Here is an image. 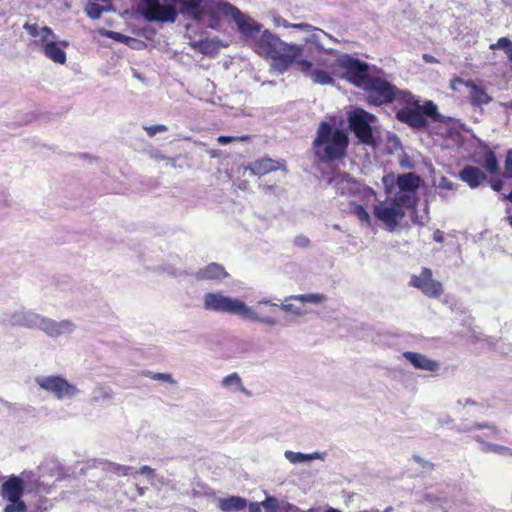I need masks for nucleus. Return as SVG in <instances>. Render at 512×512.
<instances>
[{
	"instance_id": "20",
	"label": "nucleus",
	"mask_w": 512,
	"mask_h": 512,
	"mask_svg": "<svg viewBox=\"0 0 512 512\" xmlns=\"http://www.w3.org/2000/svg\"><path fill=\"white\" fill-rule=\"evenodd\" d=\"M56 39L57 38H53L42 47L43 53L54 63L64 64L66 62L65 48L68 46V43L65 41H57Z\"/></svg>"
},
{
	"instance_id": "31",
	"label": "nucleus",
	"mask_w": 512,
	"mask_h": 512,
	"mask_svg": "<svg viewBox=\"0 0 512 512\" xmlns=\"http://www.w3.org/2000/svg\"><path fill=\"white\" fill-rule=\"evenodd\" d=\"M221 386L232 393L248 394L247 389L243 385L242 379L237 373L225 376L221 380Z\"/></svg>"
},
{
	"instance_id": "52",
	"label": "nucleus",
	"mask_w": 512,
	"mask_h": 512,
	"mask_svg": "<svg viewBox=\"0 0 512 512\" xmlns=\"http://www.w3.org/2000/svg\"><path fill=\"white\" fill-rule=\"evenodd\" d=\"M433 239L436 241V242H443L444 241V234L442 231L440 230H436L434 233H433Z\"/></svg>"
},
{
	"instance_id": "12",
	"label": "nucleus",
	"mask_w": 512,
	"mask_h": 512,
	"mask_svg": "<svg viewBox=\"0 0 512 512\" xmlns=\"http://www.w3.org/2000/svg\"><path fill=\"white\" fill-rule=\"evenodd\" d=\"M330 184L341 195H359L367 204L373 203L376 200V194L373 189L362 186L346 174L336 173L331 178Z\"/></svg>"
},
{
	"instance_id": "48",
	"label": "nucleus",
	"mask_w": 512,
	"mask_h": 512,
	"mask_svg": "<svg viewBox=\"0 0 512 512\" xmlns=\"http://www.w3.org/2000/svg\"><path fill=\"white\" fill-rule=\"evenodd\" d=\"M505 173L512 177V151L508 152L506 162H505Z\"/></svg>"
},
{
	"instance_id": "34",
	"label": "nucleus",
	"mask_w": 512,
	"mask_h": 512,
	"mask_svg": "<svg viewBox=\"0 0 512 512\" xmlns=\"http://www.w3.org/2000/svg\"><path fill=\"white\" fill-rule=\"evenodd\" d=\"M298 302L305 307L306 304L320 305L324 303L327 297L322 293H307L297 295Z\"/></svg>"
},
{
	"instance_id": "36",
	"label": "nucleus",
	"mask_w": 512,
	"mask_h": 512,
	"mask_svg": "<svg viewBox=\"0 0 512 512\" xmlns=\"http://www.w3.org/2000/svg\"><path fill=\"white\" fill-rule=\"evenodd\" d=\"M111 398V391L109 388L104 386H97L92 392V400L99 402Z\"/></svg>"
},
{
	"instance_id": "37",
	"label": "nucleus",
	"mask_w": 512,
	"mask_h": 512,
	"mask_svg": "<svg viewBox=\"0 0 512 512\" xmlns=\"http://www.w3.org/2000/svg\"><path fill=\"white\" fill-rule=\"evenodd\" d=\"M352 212L354 215L357 216L359 221L365 223L367 226L371 225V216L363 206L354 205L352 208Z\"/></svg>"
},
{
	"instance_id": "4",
	"label": "nucleus",
	"mask_w": 512,
	"mask_h": 512,
	"mask_svg": "<svg viewBox=\"0 0 512 512\" xmlns=\"http://www.w3.org/2000/svg\"><path fill=\"white\" fill-rule=\"evenodd\" d=\"M348 146L347 134L331 126L327 122H321L316 137L313 141L315 155L321 161H330L342 158Z\"/></svg>"
},
{
	"instance_id": "33",
	"label": "nucleus",
	"mask_w": 512,
	"mask_h": 512,
	"mask_svg": "<svg viewBox=\"0 0 512 512\" xmlns=\"http://www.w3.org/2000/svg\"><path fill=\"white\" fill-rule=\"evenodd\" d=\"M475 430H482L483 433L479 434L482 439L484 438H497L500 435V431L493 425L489 424H475L470 428H465L463 431L473 432Z\"/></svg>"
},
{
	"instance_id": "5",
	"label": "nucleus",
	"mask_w": 512,
	"mask_h": 512,
	"mask_svg": "<svg viewBox=\"0 0 512 512\" xmlns=\"http://www.w3.org/2000/svg\"><path fill=\"white\" fill-rule=\"evenodd\" d=\"M203 309L208 312L238 316L241 319H259L250 306L237 297H231L222 292H208L203 295Z\"/></svg>"
},
{
	"instance_id": "45",
	"label": "nucleus",
	"mask_w": 512,
	"mask_h": 512,
	"mask_svg": "<svg viewBox=\"0 0 512 512\" xmlns=\"http://www.w3.org/2000/svg\"><path fill=\"white\" fill-rule=\"evenodd\" d=\"M154 380L158 381H164L168 383H175V381L172 378V375L169 373H156L152 376Z\"/></svg>"
},
{
	"instance_id": "58",
	"label": "nucleus",
	"mask_w": 512,
	"mask_h": 512,
	"mask_svg": "<svg viewBox=\"0 0 512 512\" xmlns=\"http://www.w3.org/2000/svg\"><path fill=\"white\" fill-rule=\"evenodd\" d=\"M155 159H156V160H164V159H166V157H165V156H163V155H160V154H156V155H155Z\"/></svg>"
},
{
	"instance_id": "46",
	"label": "nucleus",
	"mask_w": 512,
	"mask_h": 512,
	"mask_svg": "<svg viewBox=\"0 0 512 512\" xmlns=\"http://www.w3.org/2000/svg\"><path fill=\"white\" fill-rule=\"evenodd\" d=\"M467 81H464L462 78L460 77H454L453 79H451L450 81V84H449V87L453 90V91H458L459 90V86L461 85H464L465 86V83Z\"/></svg>"
},
{
	"instance_id": "1",
	"label": "nucleus",
	"mask_w": 512,
	"mask_h": 512,
	"mask_svg": "<svg viewBox=\"0 0 512 512\" xmlns=\"http://www.w3.org/2000/svg\"><path fill=\"white\" fill-rule=\"evenodd\" d=\"M420 182L419 176L412 172L397 178L393 174L383 176L386 198L373 204V213L384 224L386 230L395 231L407 211L416 207Z\"/></svg>"
},
{
	"instance_id": "13",
	"label": "nucleus",
	"mask_w": 512,
	"mask_h": 512,
	"mask_svg": "<svg viewBox=\"0 0 512 512\" xmlns=\"http://www.w3.org/2000/svg\"><path fill=\"white\" fill-rule=\"evenodd\" d=\"M36 383L46 392L53 394L58 400H72L80 390L61 376H39Z\"/></svg>"
},
{
	"instance_id": "44",
	"label": "nucleus",
	"mask_w": 512,
	"mask_h": 512,
	"mask_svg": "<svg viewBox=\"0 0 512 512\" xmlns=\"http://www.w3.org/2000/svg\"><path fill=\"white\" fill-rule=\"evenodd\" d=\"M423 115L427 114L431 117H434L437 112V107L432 102H426L423 106L420 107Z\"/></svg>"
},
{
	"instance_id": "43",
	"label": "nucleus",
	"mask_w": 512,
	"mask_h": 512,
	"mask_svg": "<svg viewBox=\"0 0 512 512\" xmlns=\"http://www.w3.org/2000/svg\"><path fill=\"white\" fill-rule=\"evenodd\" d=\"M113 471L118 475H122V476L132 475L133 476L134 469L129 466L113 465Z\"/></svg>"
},
{
	"instance_id": "60",
	"label": "nucleus",
	"mask_w": 512,
	"mask_h": 512,
	"mask_svg": "<svg viewBox=\"0 0 512 512\" xmlns=\"http://www.w3.org/2000/svg\"><path fill=\"white\" fill-rule=\"evenodd\" d=\"M392 507H387L383 512H392Z\"/></svg>"
},
{
	"instance_id": "28",
	"label": "nucleus",
	"mask_w": 512,
	"mask_h": 512,
	"mask_svg": "<svg viewBox=\"0 0 512 512\" xmlns=\"http://www.w3.org/2000/svg\"><path fill=\"white\" fill-rule=\"evenodd\" d=\"M325 453L321 452H313L310 454H305L301 452H294L290 450H286L284 452L285 458L291 463V464H308L313 460H324Z\"/></svg>"
},
{
	"instance_id": "39",
	"label": "nucleus",
	"mask_w": 512,
	"mask_h": 512,
	"mask_svg": "<svg viewBox=\"0 0 512 512\" xmlns=\"http://www.w3.org/2000/svg\"><path fill=\"white\" fill-rule=\"evenodd\" d=\"M143 129L149 137H154L157 133L166 132L168 130V127L163 124H157L151 126H143Z\"/></svg>"
},
{
	"instance_id": "54",
	"label": "nucleus",
	"mask_w": 512,
	"mask_h": 512,
	"mask_svg": "<svg viewBox=\"0 0 512 512\" xmlns=\"http://www.w3.org/2000/svg\"><path fill=\"white\" fill-rule=\"evenodd\" d=\"M126 44H127V45H129V46H131V47H133V48H136V47H138V46L142 45L143 43L137 40V42H136V43H135V42H128V43H126Z\"/></svg>"
},
{
	"instance_id": "6",
	"label": "nucleus",
	"mask_w": 512,
	"mask_h": 512,
	"mask_svg": "<svg viewBox=\"0 0 512 512\" xmlns=\"http://www.w3.org/2000/svg\"><path fill=\"white\" fill-rule=\"evenodd\" d=\"M375 67L351 55L342 54L335 61L333 73L358 88L366 86L367 80L373 74Z\"/></svg>"
},
{
	"instance_id": "53",
	"label": "nucleus",
	"mask_w": 512,
	"mask_h": 512,
	"mask_svg": "<svg viewBox=\"0 0 512 512\" xmlns=\"http://www.w3.org/2000/svg\"><path fill=\"white\" fill-rule=\"evenodd\" d=\"M423 60L426 62V63H436L437 60L430 54H424L423 55Z\"/></svg>"
},
{
	"instance_id": "7",
	"label": "nucleus",
	"mask_w": 512,
	"mask_h": 512,
	"mask_svg": "<svg viewBox=\"0 0 512 512\" xmlns=\"http://www.w3.org/2000/svg\"><path fill=\"white\" fill-rule=\"evenodd\" d=\"M229 16L235 22L241 34L251 43L261 30V25L254 21L250 16L242 13L237 7L228 3L222 2L217 18L222 25V17Z\"/></svg>"
},
{
	"instance_id": "3",
	"label": "nucleus",
	"mask_w": 512,
	"mask_h": 512,
	"mask_svg": "<svg viewBox=\"0 0 512 512\" xmlns=\"http://www.w3.org/2000/svg\"><path fill=\"white\" fill-rule=\"evenodd\" d=\"M9 322L15 326L39 329L50 338L68 336L76 330V324L70 319L55 320L50 317L26 310L12 313Z\"/></svg>"
},
{
	"instance_id": "50",
	"label": "nucleus",
	"mask_w": 512,
	"mask_h": 512,
	"mask_svg": "<svg viewBox=\"0 0 512 512\" xmlns=\"http://www.w3.org/2000/svg\"><path fill=\"white\" fill-rule=\"evenodd\" d=\"M236 138H233V137H229V136H219L217 138V141L219 144L221 145H225V144H228L230 142H232L233 140H235Z\"/></svg>"
},
{
	"instance_id": "56",
	"label": "nucleus",
	"mask_w": 512,
	"mask_h": 512,
	"mask_svg": "<svg viewBox=\"0 0 512 512\" xmlns=\"http://www.w3.org/2000/svg\"><path fill=\"white\" fill-rule=\"evenodd\" d=\"M136 489H137V492H138V494L140 496L144 495V493H145V489L144 488L137 486Z\"/></svg>"
},
{
	"instance_id": "41",
	"label": "nucleus",
	"mask_w": 512,
	"mask_h": 512,
	"mask_svg": "<svg viewBox=\"0 0 512 512\" xmlns=\"http://www.w3.org/2000/svg\"><path fill=\"white\" fill-rule=\"evenodd\" d=\"M281 512H320V510L318 508H310L305 511L287 501H284Z\"/></svg>"
},
{
	"instance_id": "24",
	"label": "nucleus",
	"mask_w": 512,
	"mask_h": 512,
	"mask_svg": "<svg viewBox=\"0 0 512 512\" xmlns=\"http://www.w3.org/2000/svg\"><path fill=\"white\" fill-rule=\"evenodd\" d=\"M284 500L274 496H267L261 502H251L248 505L249 512H281Z\"/></svg>"
},
{
	"instance_id": "30",
	"label": "nucleus",
	"mask_w": 512,
	"mask_h": 512,
	"mask_svg": "<svg viewBox=\"0 0 512 512\" xmlns=\"http://www.w3.org/2000/svg\"><path fill=\"white\" fill-rule=\"evenodd\" d=\"M460 178L475 188L485 179V174L477 167L468 166L460 172Z\"/></svg>"
},
{
	"instance_id": "18",
	"label": "nucleus",
	"mask_w": 512,
	"mask_h": 512,
	"mask_svg": "<svg viewBox=\"0 0 512 512\" xmlns=\"http://www.w3.org/2000/svg\"><path fill=\"white\" fill-rule=\"evenodd\" d=\"M194 277L198 281L221 283L229 277V273L222 265L213 262L199 268L195 272Z\"/></svg>"
},
{
	"instance_id": "25",
	"label": "nucleus",
	"mask_w": 512,
	"mask_h": 512,
	"mask_svg": "<svg viewBox=\"0 0 512 512\" xmlns=\"http://www.w3.org/2000/svg\"><path fill=\"white\" fill-rule=\"evenodd\" d=\"M189 44L194 50L206 55L216 54L220 48L227 46L218 38L191 41Z\"/></svg>"
},
{
	"instance_id": "57",
	"label": "nucleus",
	"mask_w": 512,
	"mask_h": 512,
	"mask_svg": "<svg viewBox=\"0 0 512 512\" xmlns=\"http://www.w3.org/2000/svg\"><path fill=\"white\" fill-rule=\"evenodd\" d=\"M324 512H342V511L339 509L333 508V507H329Z\"/></svg>"
},
{
	"instance_id": "23",
	"label": "nucleus",
	"mask_w": 512,
	"mask_h": 512,
	"mask_svg": "<svg viewBox=\"0 0 512 512\" xmlns=\"http://www.w3.org/2000/svg\"><path fill=\"white\" fill-rule=\"evenodd\" d=\"M216 502L222 512H238L248 506L247 500L240 496L219 497Z\"/></svg>"
},
{
	"instance_id": "29",
	"label": "nucleus",
	"mask_w": 512,
	"mask_h": 512,
	"mask_svg": "<svg viewBox=\"0 0 512 512\" xmlns=\"http://www.w3.org/2000/svg\"><path fill=\"white\" fill-rule=\"evenodd\" d=\"M282 167L280 162L272 159H261L253 162L248 169L254 175H265L269 172L276 171Z\"/></svg>"
},
{
	"instance_id": "35",
	"label": "nucleus",
	"mask_w": 512,
	"mask_h": 512,
	"mask_svg": "<svg viewBox=\"0 0 512 512\" xmlns=\"http://www.w3.org/2000/svg\"><path fill=\"white\" fill-rule=\"evenodd\" d=\"M490 50H503L507 55L509 62L512 63V41L507 37L499 38L496 43H492L489 46Z\"/></svg>"
},
{
	"instance_id": "47",
	"label": "nucleus",
	"mask_w": 512,
	"mask_h": 512,
	"mask_svg": "<svg viewBox=\"0 0 512 512\" xmlns=\"http://www.w3.org/2000/svg\"><path fill=\"white\" fill-rule=\"evenodd\" d=\"M294 244L298 247L305 248L309 246L310 241L307 237L301 235L294 239Z\"/></svg>"
},
{
	"instance_id": "42",
	"label": "nucleus",
	"mask_w": 512,
	"mask_h": 512,
	"mask_svg": "<svg viewBox=\"0 0 512 512\" xmlns=\"http://www.w3.org/2000/svg\"><path fill=\"white\" fill-rule=\"evenodd\" d=\"M107 36L116 40V41H119V42H123V43H128V42H137L136 39L134 38H130L128 36H125V35H122L118 32H114V31H109L107 32Z\"/></svg>"
},
{
	"instance_id": "55",
	"label": "nucleus",
	"mask_w": 512,
	"mask_h": 512,
	"mask_svg": "<svg viewBox=\"0 0 512 512\" xmlns=\"http://www.w3.org/2000/svg\"><path fill=\"white\" fill-rule=\"evenodd\" d=\"M501 186H502V183L501 182H496V183H493L492 184V188L495 190V191H499L501 189Z\"/></svg>"
},
{
	"instance_id": "38",
	"label": "nucleus",
	"mask_w": 512,
	"mask_h": 512,
	"mask_svg": "<svg viewBox=\"0 0 512 512\" xmlns=\"http://www.w3.org/2000/svg\"><path fill=\"white\" fill-rule=\"evenodd\" d=\"M103 11L104 7L96 3H88L85 7L86 14L92 19H98Z\"/></svg>"
},
{
	"instance_id": "21",
	"label": "nucleus",
	"mask_w": 512,
	"mask_h": 512,
	"mask_svg": "<svg viewBox=\"0 0 512 512\" xmlns=\"http://www.w3.org/2000/svg\"><path fill=\"white\" fill-rule=\"evenodd\" d=\"M397 118L412 127L419 128L426 124V120L420 106L400 109L397 112Z\"/></svg>"
},
{
	"instance_id": "49",
	"label": "nucleus",
	"mask_w": 512,
	"mask_h": 512,
	"mask_svg": "<svg viewBox=\"0 0 512 512\" xmlns=\"http://www.w3.org/2000/svg\"><path fill=\"white\" fill-rule=\"evenodd\" d=\"M136 474H143V475H152L153 474V469L149 466H142L141 468L139 469H134L133 471V476L136 475Z\"/></svg>"
},
{
	"instance_id": "27",
	"label": "nucleus",
	"mask_w": 512,
	"mask_h": 512,
	"mask_svg": "<svg viewBox=\"0 0 512 512\" xmlns=\"http://www.w3.org/2000/svg\"><path fill=\"white\" fill-rule=\"evenodd\" d=\"M465 86L470 89V101L472 105L481 106L489 104L492 101V97L473 81L468 80Z\"/></svg>"
},
{
	"instance_id": "10",
	"label": "nucleus",
	"mask_w": 512,
	"mask_h": 512,
	"mask_svg": "<svg viewBox=\"0 0 512 512\" xmlns=\"http://www.w3.org/2000/svg\"><path fill=\"white\" fill-rule=\"evenodd\" d=\"M25 492L24 481L18 476H10L1 485V496L7 503L3 512H27V505L22 497Z\"/></svg>"
},
{
	"instance_id": "9",
	"label": "nucleus",
	"mask_w": 512,
	"mask_h": 512,
	"mask_svg": "<svg viewBox=\"0 0 512 512\" xmlns=\"http://www.w3.org/2000/svg\"><path fill=\"white\" fill-rule=\"evenodd\" d=\"M376 117L362 108H355L348 113L349 126L356 137L364 144L374 145L373 130Z\"/></svg>"
},
{
	"instance_id": "2",
	"label": "nucleus",
	"mask_w": 512,
	"mask_h": 512,
	"mask_svg": "<svg viewBox=\"0 0 512 512\" xmlns=\"http://www.w3.org/2000/svg\"><path fill=\"white\" fill-rule=\"evenodd\" d=\"M254 51L262 57L271 58V71L282 74L302 54L303 47L283 42L269 30H264L251 42Z\"/></svg>"
},
{
	"instance_id": "17",
	"label": "nucleus",
	"mask_w": 512,
	"mask_h": 512,
	"mask_svg": "<svg viewBox=\"0 0 512 512\" xmlns=\"http://www.w3.org/2000/svg\"><path fill=\"white\" fill-rule=\"evenodd\" d=\"M410 285L420 289L431 298H437L443 292L442 284L433 279L432 271L429 268H423L419 275H413Z\"/></svg>"
},
{
	"instance_id": "14",
	"label": "nucleus",
	"mask_w": 512,
	"mask_h": 512,
	"mask_svg": "<svg viewBox=\"0 0 512 512\" xmlns=\"http://www.w3.org/2000/svg\"><path fill=\"white\" fill-rule=\"evenodd\" d=\"M140 9L145 18L150 21L174 22L177 18L175 7L161 4L159 0H142Z\"/></svg>"
},
{
	"instance_id": "59",
	"label": "nucleus",
	"mask_w": 512,
	"mask_h": 512,
	"mask_svg": "<svg viewBox=\"0 0 512 512\" xmlns=\"http://www.w3.org/2000/svg\"><path fill=\"white\" fill-rule=\"evenodd\" d=\"M506 198L512 201V191L506 196Z\"/></svg>"
},
{
	"instance_id": "26",
	"label": "nucleus",
	"mask_w": 512,
	"mask_h": 512,
	"mask_svg": "<svg viewBox=\"0 0 512 512\" xmlns=\"http://www.w3.org/2000/svg\"><path fill=\"white\" fill-rule=\"evenodd\" d=\"M278 308L293 317H302L308 313V309L298 302L297 295L285 297Z\"/></svg>"
},
{
	"instance_id": "40",
	"label": "nucleus",
	"mask_w": 512,
	"mask_h": 512,
	"mask_svg": "<svg viewBox=\"0 0 512 512\" xmlns=\"http://www.w3.org/2000/svg\"><path fill=\"white\" fill-rule=\"evenodd\" d=\"M484 167L490 173H495L498 170L497 160H496V157H495V155L493 153H489L486 156V159H485V162H484Z\"/></svg>"
},
{
	"instance_id": "15",
	"label": "nucleus",
	"mask_w": 512,
	"mask_h": 512,
	"mask_svg": "<svg viewBox=\"0 0 512 512\" xmlns=\"http://www.w3.org/2000/svg\"><path fill=\"white\" fill-rule=\"evenodd\" d=\"M283 26L303 31L305 34L303 37L304 42L314 45L319 51H332V48L326 47V41H335V39L322 29L307 23L289 24L286 21L283 22Z\"/></svg>"
},
{
	"instance_id": "19",
	"label": "nucleus",
	"mask_w": 512,
	"mask_h": 512,
	"mask_svg": "<svg viewBox=\"0 0 512 512\" xmlns=\"http://www.w3.org/2000/svg\"><path fill=\"white\" fill-rule=\"evenodd\" d=\"M403 357L418 370L436 373L440 369V363L437 360L418 352L406 351Z\"/></svg>"
},
{
	"instance_id": "22",
	"label": "nucleus",
	"mask_w": 512,
	"mask_h": 512,
	"mask_svg": "<svg viewBox=\"0 0 512 512\" xmlns=\"http://www.w3.org/2000/svg\"><path fill=\"white\" fill-rule=\"evenodd\" d=\"M24 28L29 33V35L35 39V42L40 44L42 47L53 38H57L52 29L47 26H39L38 24L26 23Z\"/></svg>"
},
{
	"instance_id": "11",
	"label": "nucleus",
	"mask_w": 512,
	"mask_h": 512,
	"mask_svg": "<svg viewBox=\"0 0 512 512\" xmlns=\"http://www.w3.org/2000/svg\"><path fill=\"white\" fill-rule=\"evenodd\" d=\"M361 89L368 93V102L375 106L392 102L398 92L397 88L390 82L374 74L367 80L366 86Z\"/></svg>"
},
{
	"instance_id": "61",
	"label": "nucleus",
	"mask_w": 512,
	"mask_h": 512,
	"mask_svg": "<svg viewBox=\"0 0 512 512\" xmlns=\"http://www.w3.org/2000/svg\"><path fill=\"white\" fill-rule=\"evenodd\" d=\"M508 220H509L510 225L512 226V216H508Z\"/></svg>"
},
{
	"instance_id": "51",
	"label": "nucleus",
	"mask_w": 512,
	"mask_h": 512,
	"mask_svg": "<svg viewBox=\"0 0 512 512\" xmlns=\"http://www.w3.org/2000/svg\"><path fill=\"white\" fill-rule=\"evenodd\" d=\"M440 187L447 188V189H453V184L447 180L446 177H441L440 181Z\"/></svg>"
},
{
	"instance_id": "32",
	"label": "nucleus",
	"mask_w": 512,
	"mask_h": 512,
	"mask_svg": "<svg viewBox=\"0 0 512 512\" xmlns=\"http://www.w3.org/2000/svg\"><path fill=\"white\" fill-rule=\"evenodd\" d=\"M474 439L482 445L481 449L484 452H492L503 457H512V448L510 447L483 441L480 435H474Z\"/></svg>"
},
{
	"instance_id": "8",
	"label": "nucleus",
	"mask_w": 512,
	"mask_h": 512,
	"mask_svg": "<svg viewBox=\"0 0 512 512\" xmlns=\"http://www.w3.org/2000/svg\"><path fill=\"white\" fill-rule=\"evenodd\" d=\"M295 62L297 69L310 78L313 83L320 85L334 84V62L323 57L317 58L315 62L308 60H299Z\"/></svg>"
},
{
	"instance_id": "16",
	"label": "nucleus",
	"mask_w": 512,
	"mask_h": 512,
	"mask_svg": "<svg viewBox=\"0 0 512 512\" xmlns=\"http://www.w3.org/2000/svg\"><path fill=\"white\" fill-rule=\"evenodd\" d=\"M279 307V304L272 302L268 298H262L256 302L254 306H250V309L261 319H244L245 321L262 324L268 327H275L279 324L275 313Z\"/></svg>"
}]
</instances>
